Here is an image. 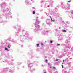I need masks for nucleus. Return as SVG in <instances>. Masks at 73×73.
Returning <instances> with one entry per match:
<instances>
[{
	"instance_id": "obj_1",
	"label": "nucleus",
	"mask_w": 73,
	"mask_h": 73,
	"mask_svg": "<svg viewBox=\"0 0 73 73\" xmlns=\"http://www.w3.org/2000/svg\"><path fill=\"white\" fill-rule=\"evenodd\" d=\"M32 64L31 63H30L28 65V67L29 68H31V67H32Z\"/></svg>"
},
{
	"instance_id": "obj_2",
	"label": "nucleus",
	"mask_w": 73,
	"mask_h": 73,
	"mask_svg": "<svg viewBox=\"0 0 73 73\" xmlns=\"http://www.w3.org/2000/svg\"><path fill=\"white\" fill-rule=\"evenodd\" d=\"M5 50H7V51H9V50H8V49L7 48H5Z\"/></svg>"
},
{
	"instance_id": "obj_3",
	"label": "nucleus",
	"mask_w": 73,
	"mask_h": 73,
	"mask_svg": "<svg viewBox=\"0 0 73 73\" xmlns=\"http://www.w3.org/2000/svg\"><path fill=\"white\" fill-rule=\"evenodd\" d=\"M62 32H66V31L65 30H63L62 31Z\"/></svg>"
},
{
	"instance_id": "obj_4",
	"label": "nucleus",
	"mask_w": 73,
	"mask_h": 73,
	"mask_svg": "<svg viewBox=\"0 0 73 73\" xmlns=\"http://www.w3.org/2000/svg\"><path fill=\"white\" fill-rule=\"evenodd\" d=\"M8 48H11V45H8Z\"/></svg>"
},
{
	"instance_id": "obj_5",
	"label": "nucleus",
	"mask_w": 73,
	"mask_h": 73,
	"mask_svg": "<svg viewBox=\"0 0 73 73\" xmlns=\"http://www.w3.org/2000/svg\"><path fill=\"white\" fill-rule=\"evenodd\" d=\"M35 11H33V14H35Z\"/></svg>"
},
{
	"instance_id": "obj_6",
	"label": "nucleus",
	"mask_w": 73,
	"mask_h": 73,
	"mask_svg": "<svg viewBox=\"0 0 73 73\" xmlns=\"http://www.w3.org/2000/svg\"><path fill=\"white\" fill-rule=\"evenodd\" d=\"M37 47L38 48V47H39V44H37Z\"/></svg>"
},
{
	"instance_id": "obj_7",
	"label": "nucleus",
	"mask_w": 73,
	"mask_h": 73,
	"mask_svg": "<svg viewBox=\"0 0 73 73\" xmlns=\"http://www.w3.org/2000/svg\"><path fill=\"white\" fill-rule=\"evenodd\" d=\"M51 21H53V22H54V21H55V20H51Z\"/></svg>"
},
{
	"instance_id": "obj_8",
	"label": "nucleus",
	"mask_w": 73,
	"mask_h": 73,
	"mask_svg": "<svg viewBox=\"0 0 73 73\" xmlns=\"http://www.w3.org/2000/svg\"><path fill=\"white\" fill-rule=\"evenodd\" d=\"M50 43L51 44H52V43H53V41H50Z\"/></svg>"
},
{
	"instance_id": "obj_9",
	"label": "nucleus",
	"mask_w": 73,
	"mask_h": 73,
	"mask_svg": "<svg viewBox=\"0 0 73 73\" xmlns=\"http://www.w3.org/2000/svg\"><path fill=\"white\" fill-rule=\"evenodd\" d=\"M59 60V59H57L56 60V61H58Z\"/></svg>"
},
{
	"instance_id": "obj_10",
	"label": "nucleus",
	"mask_w": 73,
	"mask_h": 73,
	"mask_svg": "<svg viewBox=\"0 0 73 73\" xmlns=\"http://www.w3.org/2000/svg\"><path fill=\"white\" fill-rule=\"evenodd\" d=\"M62 68H63V67H64V66L62 64Z\"/></svg>"
},
{
	"instance_id": "obj_11",
	"label": "nucleus",
	"mask_w": 73,
	"mask_h": 73,
	"mask_svg": "<svg viewBox=\"0 0 73 73\" xmlns=\"http://www.w3.org/2000/svg\"><path fill=\"white\" fill-rule=\"evenodd\" d=\"M41 45H42H42H43V44L42 43H41Z\"/></svg>"
},
{
	"instance_id": "obj_12",
	"label": "nucleus",
	"mask_w": 73,
	"mask_h": 73,
	"mask_svg": "<svg viewBox=\"0 0 73 73\" xmlns=\"http://www.w3.org/2000/svg\"><path fill=\"white\" fill-rule=\"evenodd\" d=\"M57 45L58 46H59V45H60V44H57Z\"/></svg>"
},
{
	"instance_id": "obj_13",
	"label": "nucleus",
	"mask_w": 73,
	"mask_h": 73,
	"mask_svg": "<svg viewBox=\"0 0 73 73\" xmlns=\"http://www.w3.org/2000/svg\"><path fill=\"white\" fill-rule=\"evenodd\" d=\"M53 68L54 69H56V67H53Z\"/></svg>"
},
{
	"instance_id": "obj_14",
	"label": "nucleus",
	"mask_w": 73,
	"mask_h": 73,
	"mask_svg": "<svg viewBox=\"0 0 73 73\" xmlns=\"http://www.w3.org/2000/svg\"><path fill=\"white\" fill-rule=\"evenodd\" d=\"M46 62H48V60H47V59L46 60Z\"/></svg>"
},
{
	"instance_id": "obj_15",
	"label": "nucleus",
	"mask_w": 73,
	"mask_h": 73,
	"mask_svg": "<svg viewBox=\"0 0 73 73\" xmlns=\"http://www.w3.org/2000/svg\"><path fill=\"white\" fill-rule=\"evenodd\" d=\"M68 3H70V2H71V1H68Z\"/></svg>"
},
{
	"instance_id": "obj_16",
	"label": "nucleus",
	"mask_w": 73,
	"mask_h": 73,
	"mask_svg": "<svg viewBox=\"0 0 73 73\" xmlns=\"http://www.w3.org/2000/svg\"><path fill=\"white\" fill-rule=\"evenodd\" d=\"M48 65H49V66H50V64H49V63H48Z\"/></svg>"
},
{
	"instance_id": "obj_17",
	"label": "nucleus",
	"mask_w": 73,
	"mask_h": 73,
	"mask_svg": "<svg viewBox=\"0 0 73 73\" xmlns=\"http://www.w3.org/2000/svg\"><path fill=\"white\" fill-rule=\"evenodd\" d=\"M50 17V18H51V20H52V17H51V16Z\"/></svg>"
},
{
	"instance_id": "obj_18",
	"label": "nucleus",
	"mask_w": 73,
	"mask_h": 73,
	"mask_svg": "<svg viewBox=\"0 0 73 73\" xmlns=\"http://www.w3.org/2000/svg\"><path fill=\"white\" fill-rule=\"evenodd\" d=\"M44 73H46V72H44Z\"/></svg>"
},
{
	"instance_id": "obj_19",
	"label": "nucleus",
	"mask_w": 73,
	"mask_h": 73,
	"mask_svg": "<svg viewBox=\"0 0 73 73\" xmlns=\"http://www.w3.org/2000/svg\"><path fill=\"white\" fill-rule=\"evenodd\" d=\"M72 14H73V12H72Z\"/></svg>"
},
{
	"instance_id": "obj_20",
	"label": "nucleus",
	"mask_w": 73,
	"mask_h": 73,
	"mask_svg": "<svg viewBox=\"0 0 73 73\" xmlns=\"http://www.w3.org/2000/svg\"><path fill=\"white\" fill-rule=\"evenodd\" d=\"M64 60H63V62H64Z\"/></svg>"
},
{
	"instance_id": "obj_21",
	"label": "nucleus",
	"mask_w": 73,
	"mask_h": 73,
	"mask_svg": "<svg viewBox=\"0 0 73 73\" xmlns=\"http://www.w3.org/2000/svg\"><path fill=\"white\" fill-rule=\"evenodd\" d=\"M38 17L37 18H38Z\"/></svg>"
}]
</instances>
